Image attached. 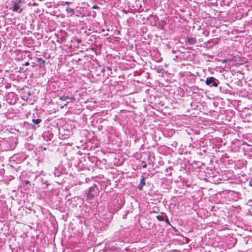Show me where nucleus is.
<instances>
[{
	"label": "nucleus",
	"mask_w": 252,
	"mask_h": 252,
	"mask_svg": "<svg viewBox=\"0 0 252 252\" xmlns=\"http://www.w3.org/2000/svg\"><path fill=\"white\" fill-rule=\"evenodd\" d=\"M41 120L40 119H33L32 122L35 124H38L41 122Z\"/></svg>",
	"instance_id": "6"
},
{
	"label": "nucleus",
	"mask_w": 252,
	"mask_h": 252,
	"mask_svg": "<svg viewBox=\"0 0 252 252\" xmlns=\"http://www.w3.org/2000/svg\"><path fill=\"white\" fill-rule=\"evenodd\" d=\"M206 84L207 85L212 84L214 87H217L218 86V83L216 81V79L213 77L207 78L206 80Z\"/></svg>",
	"instance_id": "1"
},
{
	"label": "nucleus",
	"mask_w": 252,
	"mask_h": 252,
	"mask_svg": "<svg viewBox=\"0 0 252 252\" xmlns=\"http://www.w3.org/2000/svg\"><path fill=\"white\" fill-rule=\"evenodd\" d=\"M65 102V103L63 104V105L61 106V108H63L64 106L67 105V104L69 102L71 101V100H67Z\"/></svg>",
	"instance_id": "9"
},
{
	"label": "nucleus",
	"mask_w": 252,
	"mask_h": 252,
	"mask_svg": "<svg viewBox=\"0 0 252 252\" xmlns=\"http://www.w3.org/2000/svg\"><path fill=\"white\" fill-rule=\"evenodd\" d=\"M97 7H98V6L96 5H94L93 6V8H94V9H96V8H97Z\"/></svg>",
	"instance_id": "11"
},
{
	"label": "nucleus",
	"mask_w": 252,
	"mask_h": 252,
	"mask_svg": "<svg viewBox=\"0 0 252 252\" xmlns=\"http://www.w3.org/2000/svg\"><path fill=\"white\" fill-rule=\"evenodd\" d=\"M156 218L159 221H162L163 220V217L161 215L157 216Z\"/></svg>",
	"instance_id": "8"
},
{
	"label": "nucleus",
	"mask_w": 252,
	"mask_h": 252,
	"mask_svg": "<svg viewBox=\"0 0 252 252\" xmlns=\"http://www.w3.org/2000/svg\"><path fill=\"white\" fill-rule=\"evenodd\" d=\"M250 185L252 187V178L251 179V181L250 182Z\"/></svg>",
	"instance_id": "12"
},
{
	"label": "nucleus",
	"mask_w": 252,
	"mask_h": 252,
	"mask_svg": "<svg viewBox=\"0 0 252 252\" xmlns=\"http://www.w3.org/2000/svg\"><path fill=\"white\" fill-rule=\"evenodd\" d=\"M146 167V164H144V165H143V167L145 168Z\"/></svg>",
	"instance_id": "15"
},
{
	"label": "nucleus",
	"mask_w": 252,
	"mask_h": 252,
	"mask_svg": "<svg viewBox=\"0 0 252 252\" xmlns=\"http://www.w3.org/2000/svg\"><path fill=\"white\" fill-rule=\"evenodd\" d=\"M25 183H26V184H28V183H29V181H25Z\"/></svg>",
	"instance_id": "16"
},
{
	"label": "nucleus",
	"mask_w": 252,
	"mask_h": 252,
	"mask_svg": "<svg viewBox=\"0 0 252 252\" xmlns=\"http://www.w3.org/2000/svg\"><path fill=\"white\" fill-rule=\"evenodd\" d=\"M66 11L70 14H73L74 13V10L71 8L67 7L66 8Z\"/></svg>",
	"instance_id": "7"
},
{
	"label": "nucleus",
	"mask_w": 252,
	"mask_h": 252,
	"mask_svg": "<svg viewBox=\"0 0 252 252\" xmlns=\"http://www.w3.org/2000/svg\"><path fill=\"white\" fill-rule=\"evenodd\" d=\"M145 180H144V179L143 178L141 179V180L140 182V184L138 185V188L140 190L142 189L143 188V187L145 185Z\"/></svg>",
	"instance_id": "3"
},
{
	"label": "nucleus",
	"mask_w": 252,
	"mask_h": 252,
	"mask_svg": "<svg viewBox=\"0 0 252 252\" xmlns=\"http://www.w3.org/2000/svg\"><path fill=\"white\" fill-rule=\"evenodd\" d=\"M25 65H27V66L29 65V62H26V63H25Z\"/></svg>",
	"instance_id": "14"
},
{
	"label": "nucleus",
	"mask_w": 252,
	"mask_h": 252,
	"mask_svg": "<svg viewBox=\"0 0 252 252\" xmlns=\"http://www.w3.org/2000/svg\"><path fill=\"white\" fill-rule=\"evenodd\" d=\"M59 99H60V100H63V101H66L67 100H72V99H74L72 97H69V96H64L60 97Z\"/></svg>",
	"instance_id": "4"
},
{
	"label": "nucleus",
	"mask_w": 252,
	"mask_h": 252,
	"mask_svg": "<svg viewBox=\"0 0 252 252\" xmlns=\"http://www.w3.org/2000/svg\"><path fill=\"white\" fill-rule=\"evenodd\" d=\"M188 42L191 44H194L196 43V39L194 38H191L188 39Z\"/></svg>",
	"instance_id": "5"
},
{
	"label": "nucleus",
	"mask_w": 252,
	"mask_h": 252,
	"mask_svg": "<svg viewBox=\"0 0 252 252\" xmlns=\"http://www.w3.org/2000/svg\"><path fill=\"white\" fill-rule=\"evenodd\" d=\"M21 3L20 0H16V1L13 3V11L21 13L22 9L20 8Z\"/></svg>",
	"instance_id": "2"
},
{
	"label": "nucleus",
	"mask_w": 252,
	"mask_h": 252,
	"mask_svg": "<svg viewBox=\"0 0 252 252\" xmlns=\"http://www.w3.org/2000/svg\"><path fill=\"white\" fill-rule=\"evenodd\" d=\"M90 191H91V189L90 190V192H89V193L87 195V196H88V197H89V198H92V196H93V195L91 193Z\"/></svg>",
	"instance_id": "10"
},
{
	"label": "nucleus",
	"mask_w": 252,
	"mask_h": 252,
	"mask_svg": "<svg viewBox=\"0 0 252 252\" xmlns=\"http://www.w3.org/2000/svg\"><path fill=\"white\" fill-rule=\"evenodd\" d=\"M165 221H166L167 223L170 224V223H169V220H168V219H166V220H165Z\"/></svg>",
	"instance_id": "13"
}]
</instances>
